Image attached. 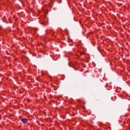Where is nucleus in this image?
I'll list each match as a JSON object with an SVG mask.
<instances>
[{"label": "nucleus", "mask_w": 130, "mask_h": 130, "mask_svg": "<svg viewBox=\"0 0 130 130\" xmlns=\"http://www.w3.org/2000/svg\"><path fill=\"white\" fill-rule=\"evenodd\" d=\"M21 121L23 122V123H26L27 121V120L26 118H22L21 119Z\"/></svg>", "instance_id": "obj_1"}]
</instances>
